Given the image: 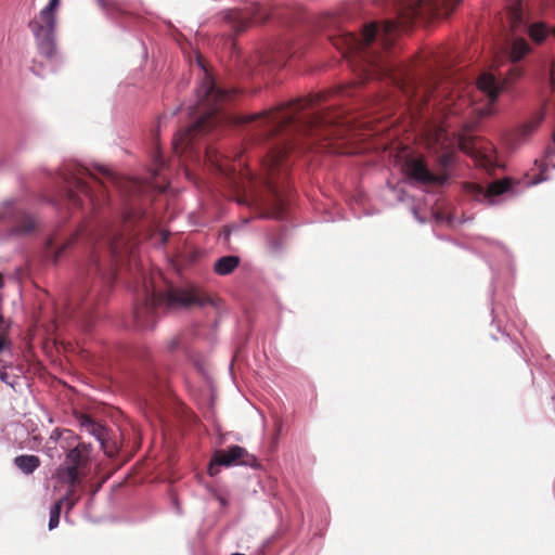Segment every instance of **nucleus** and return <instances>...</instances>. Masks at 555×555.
I'll use <instances>...</instances> for the list:
<instances>
[{
  "instance_id": "obj_33",
  "label": "nucleus",
  "mask_w": 555,
  "mask_h": 555,
  "mask_svg": "<svg viewBox=\"0 0 555 555\" xmlns=\"http://www.w3.org/2000/svg\"><path fill=\"white\" fill-rule=\"evenodd\" d=\"M448 162H449V157H448V155H443V163H444V165H447V164H448Z\"/></svg>"
},
{
  "instance_id": "obj_21",
  "label": "nucleus",
  "mask_w": 555,
  "mask_h": 555,
  "mask_svg": "<svg viewBox=\"0 0 555 555\" xmlns=\"http://www.w3.org/2000/svg\"><path fill=\"white\" fill-rule=\"evenodd\" d=\"M9 327L3 317L0 315V354L9 353L12 356V341L9 337Z\"/></svg>"
},
{
  "instance_id": "obj_19",
  "label": "nucleus",
  "mask_w": 555,
  "mask_h": 555,
  "mask_svg": "<svg viewBox=\"0 0 555 555\" xmlns=\"http://www.w3.org/2000/svg\"><path fill=\"white\" fill-rule=\"evenodd\" d=\"M543 118V113H537L529 121L521 125L517 131L518 141H526L535 131Z\"/></svg>"
},
{
  "instance_id": "obj_2",
  "label": "nucleus",
  "mask_w": 555,
  "mask_h": 555,
  "mask_svg": "<svg viewBox=\"0 0 555 555\" xmlns=\"http://www.w3.org/2000/svg\"><path fill=\"white\" fill-rule=\"evenodd\" d=\"M198 66L204 70L205 77L196 88V103L188 107V114L194 117V121L184 130L179 131L172 139V147L177 154L192 150L197 135L208 133L217 126L228 120V115L222 112L225 103L232 94L218 88L201 59H196Z\"/></svg>"
},
{
  "instance_id": "obj_4",
  "label": "nucleus",
  "mask_w": 555,
  "mask_h": 555,
  "mask_svg": "<svg viewBox=\"0 0 555 555\" xmlns=\"http://www.w3.org/2000/svg\"><path fill=\"white\" fill-rule=\"evenodd\" d=\"M312 105V100H296L283 103L276 107L262 111L257 114L244 116L240 122H251L258 120L264 130L261 135L269 138L283 128L294 126L298 130L313 131L320 127L331 125L333 121L322 111L297 116L299 112Z\"/></svg>"
},
{
  "instance_id": "obj_22",
  "label": "nucleus",
  "mask_w": 555,
  "mask_h": 555,
  "mask_svg": "<svg viewBox=\"0 0 555 555\" xmlns=\"http://www.w3.org/2000/svg\"><path fill=\"white\" fill-rule=\"evenodd\" d=\"M12 364L0 359V380L10 387L14 388L17 384V376L10 374L7 372L8 369H11Z\"/></svg>"
},
{
  "instance_id": "obj_27",
  "label": "nucleus",
  "mask_w": 555,
  "mask_h": 555,
  "mask_svg": "<svg viewBox=\"0 0 555 555\" xmlns=\"http://www.w3.org/2000/svg\"><path fill=\"white\" fill-rule=\"evenodd\" d=\"M553 141H554V145H553V146H547V147L545 149V155H546L547 157H553V156H555V131H554V133H553Z\"/></svg>"
},
{
  "instance_id": "obj_23",
  "label": "nucleus",
  "mask_w": 555,
  "mask_h": 555,
  "mask_svg": "<svg viewBox=\"0 0 555 555\" xmlns=\"http://www.w3.org/2000/svg\"><path fill=\"white\" fill-rule=\"evenodd\" d=\"M62 504H63V500H59L50 507L49 525H48L49 530H53L59 526L60 515H61V511H62Z\"/></svg>"
},
{
  "instance_id": "obj_35",
  "label": "nucleus",
  "mask_w": 555,
  "mask_h": 555,
  "mask_svg": "<svg viewBox=\"0 0 555 555\" xmlns=\"http://www.w3.org/2000/svg\"><path fill=\"white\" fill-rule=\"evenodd\" d=\"M64 433H66L69 437L73 436V433L70 430H64Z\"/></svg>"
},
{
  "instance_id": "obj_9",
  "label": "nucleus",
  "mask_w": 555,
  "mask_h": 555,
  "mask_svg": "<svg viewBox=\"0 0 555 555\" xmlns=\"http://www.w3.org/2000/svg\"><path fill=\"white\" fill-rule=\"evenodd\" d=\"M60 3V0H49L48 4L28 22L37 49L47 59H52L56 53V14Z\"/></svg>"
},
{
  "instance_id": "obj_26",
  "label": "nucleus",
  "mask_w": 555,
  "mask_h": 555,
  "mask_svg": "<svg viewBox=\"0 0 555 555\" xmlns=\"http://www.w3.org/2000/svg\"><path fill=\"white\" fill-rule=\"evenodd\" d=\"M94 169L96 172L104 176L111 183H116V178L109 169L105 168L104 166H95Z\"/></svg>"
},
{
  "instance_id": "obj_30",
  "label": "nucleus",
  "mask_w": 555,
  "mask_h": 555,
  "mask_svg": "<svg viewBox=\"0 0 555 555\" xmlns=\"http://www.w3.org/2000/svg\"><path fill=\"white\" fill-rule=\"evenodd\" d=\"M412 212H413L414 217H415V218H416L421 223H424V222H425V219H424V218H422V217L418 215V212H417V210H416V208H415V207H412Z\"/></svg>"
},
{
  "instance_id": "obj_1",
  "label": "nucleus",
  "mask_w": 555,
  "mask_h": 555,
  "mask_svg": "<svg viewBox=\"0 0 555 555\" xmlns=\"http://www.w3.org/2000/svg\"><path fill=\"white\" fill-rule=\"evenodd\" d=\"M462 0H397L398 18L375 22L364 26L361 36L348 33L345 36L346 55L360 59L365 79H388L404 88L409 79L408 68L397 62L385 59L371 44L378 40L382 49H388L396 40L399 28H408L416 18L429 21L441 14L448 15Z\"/></svg>"
},
{
  "instance_id": "obj_31",
  "label": "nucleus",
  "mask_w": 555,
  "mask_h": 555,
  "mask_svg": "<svg viewBox=\"0 0 555 555\" xmlns=\"http://www.w3.org/2000/svg\"><path fill=\"white\" fill-rule=\"evenodd\" d=\"M60 437H61V431H60V429L55 428V429L51 433V439H53V440H57Z\"/></svg>"
},
{
  "instance_id": "obj_3",
  "label": "nucleus",
  "mask_w": 555,
  "mask_h": 555,
  "mask_svg": "<svg viewBox=\"0 0 555 555\" xmlns=\"http://www.w3.org/2000/svg\"><path fill=\"white\" fill-rule=\"evenodd\" d=\"M192 305L199 307L215 306L216 301L209 296L199 295L196 291L170 288L165 293H160L153 285H147L144 282L135 299L134 322L141 328L152 330L159 314L165 310H178Z\"/></svg>"
},
{
  "instance_id": "obj_24",
  "label": "nucleus",
  "mask_w": 555,
  "mask_h": 555,
  "mask_svg": "<svg viewBox=\"0 0 555 555\" xmlns=\"http://www.w3.org/2000/svg\"><path fill=\"white\" fill-rule=\"evenodd\" d=\"M72 244V240H68L66 242H63L59 247L53 249V240L50 238L47 242V249L49 254H52L54 262L59 260V258L62 256L63 251Z\"/></svg>"
},
{
  "instance_id": "obj_10",
  "label": "nucleus",
  "mask_w": 555,
  "mask_h": 555,
  "mask_svg": "<svg viewBox=\"0 0 555 555\" xmlns=\"http://www.w3.org/2000/svg\"><path fill=\"white\" fill-rule=\"evenodd\" d=\"M36 228L33 216L14 199L4 201L0 206V238L23 236Z\"/></svg>"
},
{
  "instance_id": "obj_11",
  "label": "nucleus",
  "mask_w": 555,
  "mask_h": 555,
  "mask_svg": "<svg viewBox=\"0 0 555 555\" xmlns=\"http://www.w3.org/2000/svg\"><path fill=\"white\" fill-rule=\"evenodd\" d=\"M91 453V446L80 442L72 448L65 455L63 464L56 469L59 480L74 487L79 479L78 469L87 465Z\"/></svg>"
},
{
  "instance_id": "obj_34",
  "label": "nucleus",
  "mask_w": 555,
  "mask_h": 555,
  "mask_svg": "<svg viewBox=\"0 0 555 555\" xmlns=\"http://www.w3.org/2000/svg\"><path fill=\"white\" fill-rule=\"evenodd\" d=\"M3 286V278L2 275L0 274V288Z\"/></svg>"
},
{
  "instance_id": "obj_16",
  "label": "nucleus",
  "mask_w": 555,
  "mask_h": 555,
  "mask_svg": "<svg viewBox=\"0 0 555 555\" xmlns=\"http://www.w3.org/2000/svg\"><path fill=\"white\" fill-rule=\"evenodd\" d=\"M492 314V323L498 324V330L501 332V324L503 322L502 315L506 318L507 321L515 322L516 319V310L514 309L511 301H508L506 307L493 306L491 309Z\"/></svg>"
},
{
  "instance_id": "obj_18",
  "label": "nucleus",
  "mask_w": 555,
  "mask_h": 555,
  "mask_svg": "<svg viewBox=\"0 0 555 555\" xmlns=\"http://www.w3.org/2000/svg\"><path fill=\"white\" fill-rule=\"evenodd\" d=\"M14 464L23 474L29 475L40 466V460L37 455H18Z\"/></svg>"
},
{
  "instance_id": "obj_36",
  "label": "nucleus",
  "mask_w": 555,
  "mask_h": 555,
  "mask_svg": "<svg viewBox=\"0 0 555 555\" xmlns=\"http://www.w3.org/2000/svg\"><path fill=\"white\" fill-rule=\"evenodd\" d=\"M231 555H244V554H241V553H233Z\"/></svg>"
},
{
  "instance_id": "obj_7",
  "label": "nucleus",
  "mask_w": 555,
  "mask_h": 555,
  "mask_svg": "<svg viewBox=\"0 0 555 555\" xmlns=\"http://www.w3.org/2000/svg\"><path fill=\"white\" fill-rule=\"evenodd\" d=\"M555 165H548L546 163L540 166V173L526 183V186L537 185L548 178L544 173L554 169ZM525 189V184L513 178H503L494 180L487 186L474 182H466L464 184V192L468 199L485 204L488 206L500 205L516 195H518Z\"/></svg>"
},
{
  "instance_id": "obj_13",
  "label": "nucleus",
  "mask_w": 555,
  "mask_h": 555,
  "mask_svg": "<svg viewBox=\"0 0 555 555\" xmlns=\"http://www.w3.org/2000/svg\"><path fill=\"white\" fill-rule=\"evenodd\" d=\"M214 465L218 466H249L257 467V459L249 454L246 449L240 446H231L227 451L219 452L215 455L214 462L210 464L208 470L210 475H214Z\"/></svg>"
},
{
  "instance_id": "obj_8",
  "label": "nucleus",
  "mask_w": 555,
  "mask_h": 555,
  "mask_svg": "<svg viewBox=\"0 0 555 555\" xmlns=\"http://www.w3.org/2000/svg\"><path fill=\"white\" fill-rule=\"evenodd\" d=\"M88 240L93 245L88 274L100 279L101 283L108 287L114 281V274L113 272H103L99 251L104 249L108 256L119 257L128 248V241L121 231L112 228L101 229L98 233L91 232L88 234Z\"/></svg>"
},
{
  "instance_id": "obj_28",
  "label": "nucleus",
  "mask_w": 555,
  "mask_h": 555,
  "mask_svg": "<svg viewBox=\"0 0 555 555\" xmlns=\"http://www.w3.org/2000/svg\"><path fill=\"white\" fill-rule=\"evenodd\" d=\"M550 81H551L552 89L555 92V69L554 68L551 70Z\"/></svg>"
},
{
  "instance_id": "obj_29",
  "label": "nucleus",
  "mask_w": 555,
  "mask_h": 555,
  "mask_svg": "<svg viewBox=\"0 0 555 555\" xmlns=\"http://www.w3.org/2000/svg\"><path fill=\"white\" fill-rule=\"evenodd\" d=\"M178 346H179V340H178L177 338H173V339L169 343L168 348H169L170 350H173V349L178 348Z\"/></svg>"
},
{
  "instance_id": "obj_32",
  "label": "nucleus",
  "mask_w": 555,
  "mask_h": 555,
  "mask_svg": "<svg viewBox=\"0 0 555 555\" xmlns=\"http://www.w3.org/2000/svg\"><path fill=\"white\" fill-rule=\"evenodd\" d=\"M102 9L107 10L105 0H98Z\"/></svg>"
},
{
  "instance_id": "obj_17",
  "label": "nucleus",
  "mask_w": 555,
  "mask_h": 555,
  "mask_svg": "<svg viewBox=\"0 0 555 555\" xmlns=\"http://www.w3.org/2000/svg\"><path fill=\"white\" fill-rule=\"evenodd\" d=\"M240 264L237 256L229 255L218 258L214 264V270L218 275H228L232 273Z\"/></svg>"
},
{
  "instance_id": "obj_12",
  "label": "nucleus",
  "mask_w": 555,
  "mask_h": 555,
  "mask_svg": "<svg viewBox=\"0 0 555 555\" xmlns=\"http://www.w3.org/2000/svg\"><path fill=\"white\" fill-rule=\"evenodd\" d=\"M223 18L236 33L245 30L250 23H261L269 18V11L259 3H251L244 9L227 10Z\"/></svg>"
},
{
  "instance_id": "obj_15",
  "label": "nucleus",
  "mask_w": 555,
  "mask_h": 555,
  "mask_svg": "<svg viewBox=\"0 0 555 555\" xmlns=\"http://www.w3.org/2000/svg\"><path fill=\"white\" fill-rule=\"evenodd\" d=\"M292 149L293 147L289 142H281L270 147L266 159L263 160V166L270 172H273L279 168H286L285 159Z\"/></svg>"
},
{
  "instance_id": "obj_25",
  "label": "nucleus",
  "mask_w": 555,
  "mask_h": 555,
  "mask_svg": "<svg viewBox=\"0 0 555 555\" xmlns=\"http://www.w3.org/2000/svg\"><path fill=\"white\" fill-rule=\"evenodd\" d=\"M153 162H154L155 168L153 169L152 175L157 176V175H159L160 170L165 166L164 157L158 149L154 152Z\"/></svg>"
},
{
  "instance_id": "obj_20",
  "label": "nucleus",
  "mask_w": 555,
  "mask_h": 555,
  "mask_svg": "<svg viewBox=\"0 0 555 555\" xmlns=\"http://www.w3.org/2000/svg\"><path fill=\"white\" fill-rule=\"evenodd\" d=\"M80 426L83 427L91 436H93L101 444L104 443L105 429L100 424L95 423L90 416L82 415L79 420Z\"/></svg>"
},
{
  "instance_id": "obj_14",
  "label": "nucleus",
  "mask_w": 555,
  "mask_h": 555,
  "mask_svg": "<svg viewBox=\"0 0 555 555\" xmlns=\"http://www.w3.org/2000/svg\"><path fill=\"white\" fill-rule=\"evenodd\" d=\"M404 173L412 185L442 184L443 178L433 173L423 159L410 157L404 164Z\"/></svg>"
},
{
  "instance_id": "obj_6",
  "label": "nucleus",
  "mask_w": 555,
  "mask_h": 555,
  "mask_svg": "<svg viewBox=\"0 0 555 555\" xmlns=\"http://www.w3.org/2000/svg\"><path fill=\"white\" fill-rule=\"evenodd\" d=\"M57 183L60 184L62 196L68 205L75 208H81L85 201L95 208L104 201L102 189L107 186L100 182L90 168L69 164L57 173Z\"/></svg>"
},
{
  "instance_id": "obj_5",
  "label": "nucleus",
  "mask_w": 555,
  "mask_h": 555,
  "mask_svg": "<svg viewBox=\"0 0 555 555\" xmlns=\"http://www.w3.org/2000/svg\"><path fill=\"white\" fill-rule=\"evenodd\" d=\"M505 87V81L498 80L491 73H483L475 87L466 86L465 93L459 91L457 99L447 104L449 114L459 115L463 119L490 116L495 112L493 103Z\"/></svg>"
}]
</instances>
